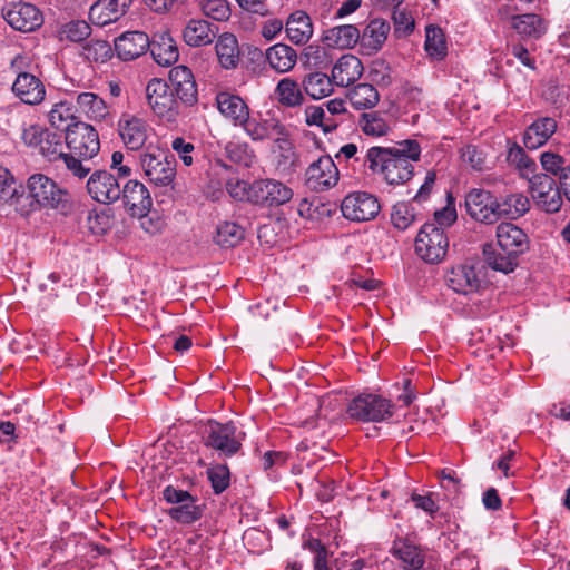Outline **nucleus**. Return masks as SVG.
<instances>
[{"instance_id": "obj_1", "label": "nucleus", "mask_w": 570, "mask_h": 570, "mask_svg": "<svg viewBox=\"0 0 570 570\" xmlns=\"http://www.w3.org/2000/svg\"><path fill=\"white\" fill-rule=\"evenodd\" d=\"M421 148L415 140H404L396 147H371L364 157V165L382 176L389 185H402L409 181L414 167L412 161L420 159Z\"/></svg>"}, {"instance_id": "obj_2", "label": "nucleus", "mask_w": 570, "mask_h": 570, "mask_svg": "<svg viewBox=\"0 0 570 570\" xmlns=\"http://www.w3.org/2000/svg\"><path fill=\"white\" fill-rule=\"evenodd\" d=\"M244 435L245 433L239 432L233 422L208 421L202 431V441L219 456L230 458L242 449Z\"/></svg>"}, {"instance_id": "obj_3", "label": "nucleus", "mask_w": 570, "mask_h": 570, "mask_svg": "<svg viewBox=\"0 0 570 570\" xmlns=\"http://www.w3.org/2000/svg\"><path fill=\"white\" fill-rule=\"evenodd\" d=\"M146 98L155 116L166 122H176L179 115V104L165 80L150 79L146 87Z\"/></svg>"}, {"instance_id": "obj_4", "label": "nucleus", "mask_w": 570, "mask_h": 570, "mask_svg": "<svg viewBox=\"0 0 570 570\" xmlns=\"http://www.w3.org/2000/svg\"><path fill=\"white\" fill-rule=\"evenodd\" d=\"M140 165L145 176L157 186H168L175 178V157L167 150L147 149L140 155Z\"/></svg>"}, {"instance_id": "obj_5", "label": "nucleus", "mask_w": 570, "mask_h": 570, "mask_svg": "<svg viewBox=\"0 0 570 570\" xmlns=\"http://www.w3.org/2000/svg\"><path fill=\"white\" fill-rule=\"evenodd\" d=\"M26 60V57L18 55L10 62V69L17 75L12 92L27 105H38L45 99V85L37 76L23 71Z\"/></svg>"}, {"instance_id": "obj_6", "label": "nucleus", "mask_w": 570, "mask_h": 570, "mask_svg": "<svg viewBox=\"0 0 570 570\" xmlns=\"http://www.w3.org/2000/svg\"><path fill=\"white\" fill-rule=\"evenodd\" d=\"M394 405L377 394H361L354 397L347 413L352 419L363 422H382L393 415Z\"/></svg>"}, {"instance_id": "obj_7", "label": "nucleus", "mask_w": 570, "mask_h": 570, "mask_svg": "<svg viewBox=\"0 0 570 570\" xmlns=\"http://www.w3.org/2000/svg\"><path fill=\"white\" fill-rule=\"evenodd\" d=\"M449 239L443 228L434 223H426L415 238V252L426 263H439L444 258Z\"/></svg>"}, {"instance_id": "obj_8", "label": "nucleus", "mask_w": 570, "mask_h": 570, "mask_svg": "<svg viewBox=\"0 0 570 570\" xmlns=\"http://www.w3.org/2000/svg\"><path fill=\"white\" fill-rule=\"evenodd\" d=\"M293 189L276 179H258L250 184L249 202L262 207H278L293 198Z\"/></svg>"}, {"instance_id": "obj_9", "label": "nucleus", "mask_w": 570, "mask_h": 570, "mask_svg": "<svg viewBox=\"0 0 570 570\" xmlns=\"http://www.w3.org/2000/svg\"><path fill=\"white\" fill-rule=\"evenodd\" d=\"M65 140L71 154L83 160L91 159L100 149L98 132L86 122L68 125Z\"/></svg>"}, {"instance_id": "obj_10", "label": "nucleus", "mask_w": 570, "mask_h": 570, "mask_svg": "<svg viewBox=\"0 0 570 570\" xmlns=\"http://www.w3.org/2000/svg\"><path fill=\"white\" fill-rule=\"evenodd\" d=\"M529 183V193L538 208L546 213H557L562 206V196L553 177L548 174L538 173L531 175Z\"/></svg>"}, {"instance_id": "obj_11", "label": "nucleus", "mask_w": 570, "mask_h": 570, "mask_svg": "<svg viewBox=\"0 0 570 570\" xmlns=\"http://www.w3.org/2000/svg\"><path fill=\"white\" fill-rule=\"evenodd\" d=\"M465 208L470 217L483 224L499 222L498 198L489 190L473 188L465 195Z\"/></svg>"}, {"instance_id": "obj_12", "label": "nucleus", "mask_w": 570, "mask_h": 570, "mask_svg": "<svg viewBox=\"0 0 570 570\" xmlns=\"http://www.w3.org/2000/svg\"><path fill=\"white\" fill-rule=\"evenodd\" d=\"M381 206L377 198L365 191H354L344 197L341 210L345 218L353 222H366L376 217Z\"/></svg>"}, {"instance_id": "obj_13", "label": "nucleus", "mask_w": 570, "mask_h": 570, "mask_svg": "<svg viewBox=\"0 0 570 570\" xmlns=\"http://www.w3.org/2000/svg\"><path fill=\"white\" fill-rule=\"evenodd\" d=\"M90 197L101 204H112L121 197L119 179L107 170H96L87 181Z\"/></svg>"}, {"instance_id": "obj_14", "label": "nucleus", "mask_w": 570, "mask_h": 570, "mask_svg": "<svg viewBox=\"0 0 570 570\" xmlns=\"http://www.w3.org/2000/svg\"><path fill=\"white\" fill-rule=\"evenodd\" d=\"M246 135L256 142L265 140L276 141L282 135H287V127L275 116H265L261 114L246 119L243 125Z\"/></svg>"}, {"instance_id": "obj_15", "label": "nucleus", "mask_w": 570, "mask_h": 570, "mask_svg": "<svg viewBox=\"0 0 570 570\" xmlns=\"http://www.w3.org/2000/svg\"><path fill=\"white\" fill-rule=\"evenodd\" d=\"M118 135L129 150L141 149L151 131L146 120L130 114H122L117 122Z\"/></svg>"}, {"instance_id": "obj_16", "label": "nucleus", "mask_w": 570, "mask_h": 570, "mask_svg": "<svg viewBox=\"0 0 570 570\" xmlns=\"http://www.w3.org/2000/svg\"><path fill=\"white\" fill-rule=\"evenodd\" d=\"M305 176L309 188L321 191L336 185L338 169L330 156H321L308 166Z\"/></svg>"}, {"instance_id": "obj_17", "label": "nucleus", "mask_w": 570, "mask_h": 570, "mask_svg": "<svg viewBox=\"0 0 570 570\" xmlns=\"http://www.w3.org/2000/svg\"><path fill=\"white\" fill-rule=\"evenodd\" d=\"M170 89L176 99L186 106H194L198 101L197 85L194 75L186 66H176L169 72Z\"/></svg>"}, {"instance_id": "obj_18", "label": "nucleus", "mask_w": 570, "mask_h": 570, "mask_svg": "<svg viewBox=\"0 0 570 570\" xmlns=\"http://www.w3.org/2000/svg\"><path fill=\"white\" fill-rule=\"evenodd\" d=\"M121 197L125 207L134 217L146 216L153 206L149 190L138 180H128L121 187Z\"/></svg>"}, {"instance_id": "obj_19", "label": "nucleus", "mask_w": 570, "mask_h": 570, "mask_svg": "<svg viewBox=\"0 0 570 570\" xmlns=\"http://www.w3.org/2000/svg\"><path fill=\"white\" fill-rule=\"evenodd\" d=\"M29 196L43 207L56 208L62 198V190L49 177L42 174L32 175L28 179Z\"/></svg>"}, {"instance_id": "obj_20", "label": "nucleus", "mask_w": 570, "mask_h": 570, "mask_svg": "<svg viewBox=\"0 0 570 570\" xmlns=\"http://www.w3.org/2000/svg\"><path fill=\"white\" fill-rule=\"evenodd\" d=\"M445 282L452 291L462 295L476 293L482 284L475 268L468 264L452 267L445 275Z\"/></svg>"}, {"instance_id": "obj_21", "label": "nucleus", "mask_w": 570, "mask_h": 570, "mask_svg": "<svg viewBox=\"0 0 570 570\" xmlns=\"http://www.w3.org/2000/svg\"><path fill=\"white\" fill-rule=\"evenodd\" d=\"M6 21L16 30L30 32L42 23L39 9L31 3H17L7 10Z\"/></svg>"}, {"instance_id": "obj_22", "label": "nucleus", "mask_w": 570, "mask_h": 570, "mask_svg": "<svg viewBox=\"0 0 570 570\" xmlns=\"http://www.w3.org/2000/svg\"><path fill=\"white\" fill-rule=\"evenodd\" d=\"M132 0H97L90 6L89 19L104 27L119 20L129 9Z\"/></svg>"}, {"instance_id": "obj_23", "label": "nucleus", "mask_w": 570, "mask_h": 570, "mask_svg": "<svg viewBox=\"0 0 570 570\" xmlns=\"http://www.w3.org/2000/svg\"><path fill=\"white\" fill-rule=\"evenodd\" d=\"M149 46L148 35L141 31H128L115 39V51L124 61L140 57Z\"/></svg>"}, {"instance_id": "obj_24", "label": "nucleus", "mask_w": 570, "mask_h": 570, "mask_svg": "<svg viewBox=\"0 0 570 570\" xmlns=\"http://www.w3.org/2000/svg\"><path fill=\"white\" fill-rule=\"evenodd\" d=\"M274 153L276 169L284 175L296 173L302 165L289 130H287V135H282L274 141Z\"/></svg>"}, {"instance_id": "obj_25", "label": "nucleus", "mask_w": 570, "mask_h": 570, "mask_svg": "<svg viewBox=\"0 0 570 570\" xmlns=\"http://www.w3.org/2000/svg\"><path fill=\"white\" fill-rule=\"evenodd\" d=\"M497 245L504 252H510L518 257L528 249V236L517 225L501 223L497 227Z\"/></svg>"}, {"instance_id": "obj_26", "label": "nucleus", "mask_w": 570, "mask_h": 570, "mask_svg": "<svg viewBox=\"0 0 570 570\" xmlns=\"http://www.w3.org/2000/svg\"><path fill=\"white\" fill-rule=\"evenodd\" d=\"M216 104L219 112L235 126L243 127L249 116L247 104L237 95L223 91L217 94Z\"/></svg>"}, {"instance_id": "obj_27", "label": "nucleus", "mask_w": 570, "mask_h": 570, "mask_svg": "<svg viewBox=\"0 0 570 570\" xmlns=\"http://www.w3.org/2000/svg\"><path fill=\"white\" fill-rule=\"evenodd\" d=\"M362 61L354 55H343L332 68V79L336 86L347 87L361 78Z\"/></svg>"}, {"instance_id": "obj_28", "label": "nucleus", "mask_w": 570, "mask_h": 570, "mask_svg": "<svg viewBox=\"0 0 570 570\" xmlns=\"http://www.w3.org/2000/svg\"><path fill=\"white\" fill-rule=\"evenodd\" d=\"M393 554L400 559L405 570H422L425 563V553L409 537H401L394 541Z\"/></svg>"}, {"instance_id": "obj_29", "label": "nucleus", "mask_w": 570, "mask_h": 570, "mask_svg": "<svg viewBox=\"0 0 570 570\" xmlns=\"http://www.w3.org/2000/svg\"><path fill=\"white\" fill-rule=\"evenodd\" d=\"M557 130V121L551 117H542L529 125L523 134V144L528 149L543 146Z\"/></svg>"}, {"instance_id": "obj_30", "label": "nucleus", "mask_w": 570, "mask_h": 570, "mask_svg": "<svg viewBox=\"0 0 570 570\" xmlns=\"http://www.w3.org/2000/svg\"><path fill=\"white\" fill-rule=\"evenodd\" d=\"M218 28L203 19H191L185 27L183 37L190 47H202L213 42Z\"/></svg>"}, {"instance_id": "obj_31", "label": "nucleus", "mask_w": 570, "mask_h": 570, "mask_svg": "<svg viewBox=\"0 0 570 570\" xmlns=\"http://www.w3.org/2000/svg\"><path fill=\"white\" fill-rule=\"evenodd\" d=\"M148 49L154 60L159 66H170L175 63L179 57L178 47L167 32L154 36Z\"/></svg>"}, {"instance_id": "obj_32", "label": "nucleus", "mask_w": 570, "mask_h": 570, "mask_svg": "<svg viewBox=\"0 0 570 570\" xmlns=\"http://www.w3.org/2000/svg\"><path fill=\"white\" fill-rule=\"evenodd\" d=\"M483 256L489 267L504 274L513 272L519 265V257L517 255L502 250L498 245H484Z\"/></svg>"}, {"instance_id": "obj_33", "label": "nucleus", "mask_w": 570, "mask_h": 570, "mask_svg": "<svg viewBox=\"0 0 570 570\" xmlns=\"http://www.w3.org/2000/svg\"><path fill=\"white\" fill-rule=\"evenodd\" d=\"M286 33L295 45L306 43L313 35V24L308 14L301 10L293 12L286 22Z\"/></svg>"}, {"instance_id": "obj_34", "label": "nucleus", "mask_w": 570, "mask_h": 570, "mask_svg": "<svg viewBox=\"0 0 570 570\" xmlns=\"http://www.w3.org/2000/svg\"><path fill=\"white\" fill-rule=\"evenodd\" d=\"M530 209V200L522 193H514L498 198L499 220L503 217L518 219L525 215Z\"/></svg>"}, {"instance_id": "obj_35", "label": "nucleus", "mask_w": 570, "mask_h": 570, "mask_svg": "<svg viewBox=\"0 0 570 570\" xmlns=\"http://www.w3.org/2000/svg\"><path fill=\"white\" fill-rule=\"evenodd\" d=\"M266 59L271 68L277 72L284 73L294 68L297 61V55L292 47L285 43H277L267 49Z\"/></svg>"}, {"instance_id": "obj_36", "label": "nucleus", "mask_w": 570, "mask_h": 570, "mask_svg": "<svg viewBox=\"0 0 570 570\" xmlns=\"http://www.w3.org/2000/svg\"><path fill=\"white\" fill-rule=\"evenodd\" d=\"M360 31L353 24H343L326 30L324 42L334 48H352L360 40Z\"/></svg>"}, {"instance_id": "obj_37", "label": "nucleus", "mask_w": 570, "mask_h": 570, "mask_svg": "<svg viewBox=\"0 0 570 570\" xmlns=\"http://www.w3.org/2000/svg\"><path fill=\"white\" fill-rule=\"evenodd\" d=\"M390 23L381 18L370 21L362 35V45L372 51H379L387 39Z\"/></svg>"}, {"instance_id": "obj_38", "label": "nucleus", "mask_w": 570, "mask_h": 570, "mask_svg": "<svg viewBox=\"0 0 570 570\" xmlns=\"http://www.w3.org/2000/svg\"><path fill=\"white\" fill-rule=\"evenodd\" d=\"M216 53L222 67L225 69L236 67L239 60V49L236 37L232 33H223L216 42Z\"/></svg>"}, {"instance_id": "obj_39", "label": "nucleus", "mask_w": 570, "mask_h": 570, "mask_svg": "<svg viewBox=\"0 0 570 570\" xmlns=\"http://www.w3.org/2000/svg\"><path fill=\"white\" fill-rule=\"evenodd\" d=\"M302 85L311 98L322 99L332 94L334 81L326 73L311 72L303 78Z\"/></svg>"}, {"instance_id": "obj_40", "label": "nucleus", "mask_w": 570, "mask_h": 570, "mask_svg": "<svg viewBox=\"0 0 570 570\" xmlns=\"http://www.w3.org/2000/svg\"><path fill=\"white\" fill-rule=\"evenodd\" d=\"M424 49L432 60L441 61L446 57L448 46L441 28L435 26L426 27Z\"/></svg>"}, {"instance_id": "obj_41", "label": "nucleus", "mask_w": 570, "mask_h": 570, "mask_svg": "<svg viewBox=\"0 0 570 570\" xmlns=\"http://www.w3.org/2000/svg\"><path fill=\"white\" fill-rule=\"evenodd\" d=\"M513 28L518 33L540 38L546 33L547 24L544 20L534 13L521 14L513 18Z\"/></svg>"}, {"instance_id": "obj_42", "label": "nucleus", "mask_w": 570, "mask_h": 570, "mask_svg": "<svg viewBox=\"0 0 570 570\" xmlns=\"http://www.w3.org/2000/svg\"><path fill=\"white\" fill-rule=\"evenodd\" d=\"M508 161L517 168L523 179L529 180L531 175L538 174L537 163L517 144L509 148Z\"/></svg>"}, {"instance_id": "obj_43", "label": "nucleus", "mask_w": 570, "mask_h": 570, "mask_svg": "<svg viewBox=\"0 0 570 570\" xmlns=\"http://www.w3.org/2000/svg\"><path fill=\"white\" fill-rule=\"evenodd\" d=\"M350 101L356 109H370L376 106L380 95L370 83H358L348 94Z\"/></svg>"}, {"instance_id": "obj_44", "label": "nucleus", "mask_w": 570, "mask_h": 570, "mask_svg": "<svg viewBox=\"0 0 570 570\" xmlns=\"http://www.w3.org/2000/svg\"><path fill=\"white\" fill-rule=\"evenodd\" d=\"M77 105L80 111L89 118L100 120L108 114L105 101L94 92H81L77 96Z\"/></svg>"}, {"instance_id": "obj_45", "label": "nucleus", "mask_w": 570, "mask_h": 570, "mask_svg": "<svg viewBox=\"0 0 570 570\" xmlns=\"http://www.w3.org/2000/svg\"><path fill=\"white\" fill-rule=\"evenodd\" d=\"M245 236V230L236 223L225 222L217 227L215 242L224 248L237 246Z\"/></svg>"}, {"instance_id": "obj_46", "label": "nucleus", "mask_w": 570, "mask_h": 570, "mask_svg": "<svg viewBox=\"0 0 570 570\" xmlns=\"http://www.w3.org/2000/svg\"><path fill=\"white\" fill-rule=\"evenodd\" d=\"M276 94L279 102L286 107L299 106L304 100L298 83L291 78H283L278 81Z\"/></svg>"}, {"instance_id": "obj_47", "label": "nucleus", "mask_w": 570, "mask_h": 570, "mask_svg": "<svg viewBox=\"0 0 570 570\" xmlns=\"http://www.w3.org/2000/svg\"><path fill=\"white\" fill-rule=\"evenodd\" d=\"M80 55L90 62L104 63L112 57V48L105 40L91 39L82 46Z\"/></svg>"}, {"instance_id": "obj_48", "label": "nucleus", "mask_w": 570, "mask_h": 570, "mask_svg": "<svg viewBox=\"0 0 570 570\" xmlns=\"http://www.w3.org/2000/svg\"><path fill=\"white\" fill-rule=\"evenodd\" d=\"M358 127L367 136H385L390 127L384 118L376 111L363 112L358 118Z\"/></svg>"}, {"instance_id": "obj_49", "label": "nucleus", "mask_w": 570, "mask_h": 570, "mask_svg": "<svg viewBox=\"0 0 570 570\" xmlns=\"http://www.w3.org/2000/svg\"><path fill=\"white\" fill-rule=\"evenodd\" d=\"M303 548L314 553V570H331L327 563L334 551L328 546L318 538H311L304 541Z\"/></svg>"}, {"instance_id": "obj_50", "label": "nucleus", "mask_w": 570, "mask_h": 570, "mask_svg": "<svg viewBox=\"0 0 570 570\" xmlns=\"http://www.w3.org/2000/svg\"><path fill=\"white\" fill-rule=\"evenodd\" d=\"M228 159L239 166L250 167L255 160L252 148L246 142L230 141L225 147Z\"/></svg>"}, {"instance_id": "obj_51", "label": "nucleus", "mask_w": 570, "mask_h": 570, "mask_svg": "<svg viewBox=\"0 0 570 570\" xmlns=\"http://www.w3.org/2000/svg\"><path fill=\"white\" fill-rule=\"evenodd\" d=\"M40 153L48 158L50 161L61 159L66 154L63 153V142L61 140V135L57 132H51L49 130L42 136V139L39 144Z\"/></svg>"}, {"instance_id": "obj_52", "label": "nucleus", "mask_w": 570, "mask_h": 570, "mask_svg": "<svg viewBox=\"0 0 570 570\" xmlns=\"http://www.w3.org/2000/svg\"><path fill=\"white\" fill-rule=\"evenodd\" d=\"M305 121L308 126H318L324 132L337 128V122L321 106H309L305 109Z\"/></svg>"}, {"instance_id": "obj_53", "label": "nucleus", "mask_w": 570, "mask_h": 570, "mask_svg": "<svg viewBox=\"0 0 570 570\" xmlns=\"http://www.w3.org/2000/svg\"><path fill=\"white\" fill-rule=\"evenodd\" d=\"M541 167L544 170L543 174L549 176H556L558 179L570 169L567 160L552 151H544L540 156Z\"/></svg>"}, {"instance_id": "obj_54", "label": "nucleus", "mask_w": 570, "mask_h": 570, "mask_svg": "<svg viewBox=\"0 0 570 570\" xmlns=\"http://www.w3.org/2000/svg\"><path fill=\"white\" fill-rule=\"evenodd\" d=\"M207 475L215 494L223 493L230 482V472L226 464H215L208 468Z\"/></svg>"}, {"instance_id": "obj_55", "label": "nucleus", "mask_w": 570, "mask_h": 570, "mask_svg": "<svg viewBox=\"0 0 570 570\" xmlns=\"http://www.w3.org/2000/svg\"><path fill=\"white\" fill-rule=\"evenodd\" d=\"M91 28L85 20H73L61 27V39L79 42L90 36Z\"/></svg>"}, {"instance_id": "obj_56", "label": "nucleus", "mask_w": 570, "mask_h": 570, "mask_svg": "<svg viewBox=\"0 0 570 570\" xmlns=\"http://www.w3.org/2000/svg\"><path fill=\"white\" fill-rule=\"evenodd\" d=\"M169 514L178 522L191 523L202 517V509L195 503L194 498H191V501L171 508Z\"/></svg>"}, {"instance_id": "obj_57", "label": "nucleus", "mask_w": 570, "mask_h": 570, "mask_svg": "<svg viewBox=\"0 0 570 570\" xmlns=\"http://www.w3.org/2000/svg\"><path fill=\"white\" fill-rule=\"evenodd\" d=\"M414 218L413 209L407 203L401 202L392 207L391 223L395 228L405 230L413 224Z\"/></svg>"}, {"instance_id": "obj_58", "label": "nucleus", "mask_w": 570, "mask_h": 570, "mask_svg": "<svg viewBox=\"0 0 570 570\" xmlns=\"http://www.w3.org/2000/svg\"><path fill=\"white\" fill-rule=\"evenodd\" d=\"M200 6L203 12L216 21H225L229 18L230 10L226 0H202Z\"/></svg>"}, {"instance_id": "obj_59", "label": "nucleus", "mask_w": 570, "mask_h": 570, "mask_svg": "<svg viewBox=\"0 0 570 570\" xmlns=\"http://www.w3.org/2000/svg\"><path fill=\"white\" fill-rule=\"evenodd\" d=\"M87 226L94 235H104L111 228L112 220L106 212L89 213Z\"/></svg>"}, {"instance_id": "obj_60", "label": "nucleus", "mask_w": 570, "mask_h": 570, "mask_svg": "<svg viewBox=\"0 0 570 570\" xmlns=\"http://www.w3.org/2000/svg\"><path fill=\"white\" fill-rule=\"evenodd\" d=\"M461 158L463 163L470 165L474 170H482L484 167L485 155L476 146L468 145L461 150Z\"/></svg>"}, {"instance_id": "obj_61", "label": "nucleus", "mask_w": 570, "mask_h": 570, "mask_svg": "<svg viewBox=\"0 0 570 570\" xmlns=\"http://www.w3.org/2000/svg\"><path fill=\"white\" fill-rule=\"evenodd\" d=\"M17 194L13 176L0 166V200L8 202Z\"/></svg>"}, {"instance_id": "obj_62", "label": "nucleus", "mask_w": 570, "mask_h": 570, "mask_svg": "<svg viewBox=\"0 0 570 570\" xmlns=\"http://www.w3.org/2000/svg\"><path fill=\"white\" fill-rule=\"evenodd\" d=\"M394 8L392 19L395 27V32H410L414 28V20L410 13L404 9H399V6H392Z\"/></svg>"}, {"instance_id": "obj_63", "label": "nucleus", "mask_w": 570, "mask_h": 570, "mask_svg": "<svg viewBox=\"0 0 570 570\" xmlns=\"http://www.w3.org/2000/svg\"><path fill=\"white\" fill-rule=\"evenodd\" d=\"M411 502L416 509H420L428 513L429 515H433L438 510L439 505L436 501L434 500L433 493L428 494H417L413 493L411 495Z\"/></svg>"}, {"instance_id": "obj_64", "label": "nucleus", "mask_w": 570, "mask_h": 570, "mask_svg": "<svg viewBox=\"0 0 570 570\" xmlns=\"http://www.w3.org/2000/svg\"><path fill=\"white\" fill-rule=\"evenodd\" d=\"M171 148L177 153L185 166L193 164L191 153L195 150V146L191 142H187L184 138L177 137L173 140Z\"/></svg>"}]
</instances>
